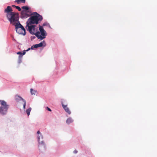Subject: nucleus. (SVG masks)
I'll use <instances>...</instances> for the list:
<instances>
[{
    "instance_id": "nucleus-19",
    "label": "nucleus",
    "mask_w": 157,
    "mask_h": 157,
    "mask_svg": "<svg viewBox=\"0 0 157 157\" xmlns=\"http://www.w3.org/2000/svg\"><path fill=\"white\" fill-rule=\"evenodd\" d=\"M23 101L24 102L23 108H24V109H25L26 104V101L25 100H24V101Z\"/></svg>"
},
{
    "instance_id": "nucleus-1",
    "label": "nucleus",
    "mask_w": 157,
    "mask_h": 157,
    "mask_svg": "<svg viewBox=\"0 0 157 157\" xmlns=\"http://www.w3.org/2000/svg\"><path fill=\"white\" fill-rule=\"evenodd\" d=\"M36 25H29L27 24L26 27L30 33L32 34H34L38 39L42 40L44 39L47 36L46 32L44 29L43 27L40 26V32L37 31L38 29H35Z\"/></svg>"
},
{
    "instance_id": "nucleus-24",
    "label": "nucleus",
    "mask_w": 157,
    "mask_h": 157,
    "mask_svg": "<svg viewBox=\"0 0 157 157\" xmlns=\"http://www.w3.org/2000/svg\"><path fill=\"white\" fill-rule=\"evenodd\" d=\"M40 139V136H38V140L39 141Z\"/></svg>"
},
{
    "instance_id": "nucleus-4",
    "label": "nucleus",
    "mask_w": 157,
    "mask_h": 157,
    "mask_svg": "<svg viewBox=\"0 0 157 157\" xmlns=\"http://www.w3.org/2000/svg\"><path fill=\"white\" fill-rule=\"evenodd\" d=\"M9 105L3 100H0V114L2 115H6L7 113Z\"/></svg>"
},
{
    "instance_id": "nucleus-11",
    "label": "nucleus",
    "mask_w": 157,
    "mask_h": 157,
    "mask_svg": "<svg viewBox=\"0 0 157 157\" xmlns=\"http://www.w3.org/2000/svg\"><path fill=\"white\" fill-rule=\"evenodd\" d=\"M17 55H19V58H22V56L23 55H24L25 54V51H24L22 53L21 52H17Z\"/></svg>"
},
{
    "instance_id": "nucleus-12",
    "label": "nucleus",
    "mask_w": 157,
    "mask_h": 157,
    "mask_svg": "<svg viewBox=\"0 0 157 157\" xmlns=\"http://www.w3.org/2000/svg\"><path fill=\"white\" fill-rule=\"evenodd\" d=\"M15 2H17L18 4H19L21 3H25V0H16Z\"/></svg>"
},
{
    "instance_id": "nucleus-21",
    "label": "nucleus",
    "mask_w": 157,
    "mask_h": 157,
    "mask_svg": "<svg viewBox=\"0 0 157 157\" xmlns=\"http://www.w3.org/2000/svg\"><path fill=\"white\" fill-rule=\"evenodd\" d=\"M46 108L48 110V111H50V112H51L52 111L51 109L50 108H48V107H46Z\"/></svg>"
},
{
    "instance_id": "nucleus-3",
    "label": "nucleus",
    "mask_w": 157,
    "mask_h": 157,
    "mask_svg": "<svg viewBox=\"0 0 157 157\" xmlns=\"http://www.w3.org/2000/svg\"><path fill=\"white\" fill-rule=\"evenodd\" d=\"M7 18L13 25H15L19 19V15L18 13L13 12L6 15Z\"/></svg>"
},
{
    "instance_id": "nucleus-23",
    "label": "nucleus",
    "mask_w": 157,
    "mask_h": 157,
    "mask_svg": "<svg viewBox=\"0 0 157 157\" xmlns=\"http://www.w3.org/2000/svg\"><path fill=\"white\" fill-rule=\"evenodd\" d=\"M37 133L38 134H40V133L39 131H38L37 132Z\"/></svg>"
},
{
    "instance_id": "nucleus-17",
    "label": "nucleus",
    "mask_w": 157,
    "mask_h": 157,
    "mask_svg": "<svg viewBox=\"0 0 157 157\" xmlns=\"http://www.w3.org/2000/svg\"><path fill=\"white\" fill-rule=\"evenodd\" d=\"M22 9H24L23 10H25V11H30L29 10V8L27 6H24L22 7Z\"/></svg>"
},
{
    "instance_id": "nucleus-25",
    "label": "nucleus",
    "mask_w": 157,
    "mask_h": 157,
    "mask_svg": "<svg viewBox=\"0 0 157 157\" xmlns=\"http://www.w3.org/2000/svg\"><path fill=\"white\" fill-rule=\"evenodd\" d=\"M30 48H29L27 50H26L25 51H25H29V50H30Z\"/></svg>"
},
{
    "instance_id": "nucleus-6",
    "label": "nucleus",
    "mask_w": 157,
    "mask_h": 157,
    "mask_svg": "<svg viewBox=\"0 0 157 157\" xmlns=\"http://www.w3.org/2000/svg\"><path fill=\"white\" fill-rule=\"evenodd\" d=\"M28 13H30V11L22 10L21 12V17L22 18H26L31 15V14H28Z\"/></svg>"
},
{
    "instance_id": "nucleus-9",
    "label": "nucleus",
    "mask_w": 157,
    "mask_h": 157,
    "mask_svg": "<svg viewBox=\"0 0 157 157\" xmlns=\"http://www.w3.org/2000/svg\"><path fill=\"white\" fill-rule=\"evenodd\" d=\"M43 46V44L42 42H40L39 44H37L33 45L31 47V49H33L34 48H37L38 47H41Z\"/></svg>"
},
{
    "instance_id": "nucleus-5",
    "label": "nucleus",
    "mask_w": 157,
    "mask_h": 157,
    "mask_svg": "<svg viewBox=\"0 0 157 157\" xmlns=\"http://www.w3.org/2000/svg\"><path fill=\"white\" fill-rule=\"evenodd\" d=\"M15 29L16 31H18L19 30V29H21L22 31H23L24 32L23 34L24 35L25 34V30L24 27L20 23L19 20L18 21H17L16 23H15Z\"/></svg>"
},
{
    "instance_id": "nucleus-8",
    "label": "nucleus",
    "mask_w": 157,
    "mask_h": 157,
    "mask_svg": "<svg viewBox=\"0 0 157 157\" xmlns=\"http://www.w3.org/2000/svg\"><path fill=\"white\" fill-rule=\"evenodd\" d=\"M13 10L11 7L8 6L7 7V8L5 10V13H6V14L10 13H13L12 12Z\"/></svg>"
},
{
    "instance_id": "nucleus-14",
    "label": "nucleus",
    "mask_w": 157,
    "mask_h": 157,
    "mask_svg": "<svg viewBox=\"0 0 157 157\" xmlns=\"http://www.w3.org/2000/svg\"><path fill=\"white\" fill-rule=\"evenodd\" d=\"M39 147H41V146H43L45 148V144H44V142L42 141H41V142H39Z\"/></svg>"
},
{
    "instance_id": "nucleus-27",
    "label": "nucleus",
    "mask_w": 157,
    "mask_h": 157,
    "mask_svg": "<svg viewBox=\"0 0 157 157\" xmlns=\"http://www.w3.org/2000/svg\"><path fill=\"white\" fill-rule=\"evenodd\" d=\"M43 43H45L44 41H43Z\"/></svg>"
},
{
    "instance_id": "nucleus-10",
    "label": "nucleus",
    "mask_w": 157,
    "mask_h": 157,
    "mask_svg": "<svg viewBox=\"0 0 157 157\" xmlns=\"http://www.w3.org/2000/svg\"><path fill=\"white\" fill-rule=\"evenodd\" d=\"M14 99L17 102H18L19 101L21 100L23 101H24V100H25L21 97L17 95H16L15 96Z\"/></svg>"
},
{
    "instance_id": "nucleus-20",
    "label": "nucleus",
    "mask_w": 157,
    "mask_h": 157,
    "mask_svg": "<svg viewBox=\"0 0 157 157\" xmlns=\"http://www.w3.org/2000/svg\"><path fill=\"white\" fill-rule=\"evenodd\" d=\"M15 8L16 9H17V10H18L19 11H21V8H20V7L18 6H15Z\"/></svg>"
},
{
    "instance_id": "nucleus-22",
    "label": "nucleus",
    "mask_w": 157,
    "mask_h": 157,
    "mask_svg": "<svg viewBox=\"0 0 157 157\" xmlns=\"http://www.w3.org/2000/svg\"><path fill=\"white\" fill-rule=\"evenodd\" d=\"M73 152L75 154H76V153H77L78 152V151L77 150H75Z\"/></svg>"
},
{
    "instance_id": "nucleus-16",
    "label": "nucleus",
    "mask_w": 157,
    "mask_h": 157,
    "mask_svg": "<svg viewBox=\"0 0 157 157\" xmlns=\"http://www.w3.org/2000/svg\"><path fill=\"white\" fill-rule=\"evenodd\" d=\"M30 92L32 95L35 94L37 93V91L32 89H30Z\"/></svg>"
},
{
    "instance_id": "nucleus-7",
    "label": "nucleus",
    "mask_w": 157,
    "mask_h": 157,
    "mask_svg": "<svg viewBox=\"0 0 157 157\" xmlns=\"http://www.w3.org/2000/svg\"><path fill=\"white\" fill-rule=\"evenodd\" d=\"M62 105L63 108L64 109L65 112L68 114H71V112L70 111L69 108L67 107V105H64L62 101Z\"/></svg>"
},
{
    "instance_id": "nucleus-26",
    "label": "nucleus",
    "mask_w": 157,
    "mask_h": 157,
    "mask_svg": "<svg viewBox=\"0 0 157 157\" xmlns=\"http://www.w3.org/2000/svg\"><path fill=\"white\" fill-rule=\"evenodd\" d=\"M15 6V5H12V7H15V6Z\"/></svg>"
},
{
    "instance_id": "nucleus-2",
    "label": "nucleus",
    "mask_w": 157,
    "mask_h": 157,
    "mask_svg": "<svg viewBox=\"0 0 157 157\" xmlns=\"http://www.w3.org/2000/svg\"><path fill=\"white\" fill-rule=\"evenodd\" d=\"M31 15L32 16L28 19L26 22L28 25L37 24L40 23L43 19L42 17L36 12L32 13Z\"/></svg>"
},
{
    "instance_id": "nucleus-15",
    "label": "nucleus",
    "mask_w": 157,
    "mask_h": 157,
    "mask_svg": "<svg viewBox=\"0 0 157 157\" xmlns=\"http://www.w3.org/2000/svg\"><path fill=\"white\" fill-rule=\"evenodd\" d=\"M31 108L30 107L28 109H27L26 110V112L27 113L28 116H29L30 115V112L31 111Z\"/></svg>"
},
{
    "instance_id": "nucleus-18",
    "label": "nucleus",
    "mask_w": 157,
    "mask_h": 157,
    "mask_svg": "<svg viewBox=\"0 0 157 157\" xmlns=\"http://www.w3.org/2000/svg\"><path fill=\"white\" fill-rule=\"evenodd\" d=\"M17 33L19 34H22L23 35L24 33V32L23 31H22V30H21V29H19V30L18 31H16Z\"/></svg>"
},
{
    "instance_id": "nucleus-13",
    "label": "nucleus",
    "mask_w": 157,
    "mask_h": 157,
    "mask_svg": "<svg viewBox=\"0 0 157 157\" xmlns=\"http://www.w3.org/2000/svg\"><path fill=\"white\" fill-rule=\"evenodd\" d=\"M73 121V120L71 118L69 117L68 118L66 122L68 124H69L70 123L72 122Z\"/></svg>"
}]
</instances>
